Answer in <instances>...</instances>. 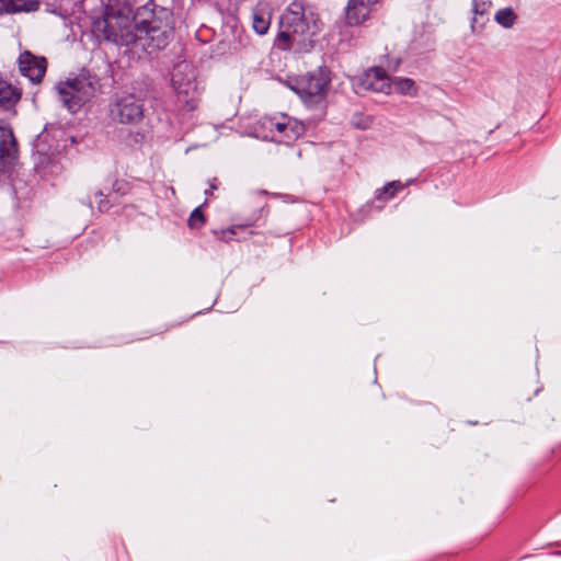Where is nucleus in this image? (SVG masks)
I'll list each match as a JSON object with an SVG mask.
<instances>
[{
	"label": "nucleus",
	"mask_w": 561,
	"mask_h": 561,
	"mask_svg": "<svg viewBox=\"0 0 561 561\" xmlns=\"http://www.w3.org/2000/svg\"><path fill=\"white\" fill-rule=\"evenodd\" d=\"M131 9L126 0H107L102 7V16L93 21L92 30L96 37L121 46H129L138 41L160 49L165 46L164 32L157 21L130 19Z\"/></svg>",
	"instance_id": "nucleus-1"
},
{
	"label": "nucleus",
	"mask_w": 561,
	"mask_h": 561,
	"mask_svg": "<svg viewBox=\"0 0 561 561\" xmlns=\"http://www.w3.org/2000/svg\"><path fill=\"white\" fill-rule=\"evenodd\" d=\"M319 22L318 14L310 5L302 1H293L280 16L278 46L282 49H288L291 44H299L314 36L321 30Z\"/></svg>",
	"instance_id": "nucleus-2"
},
{
	"label": "nucleus",
	"mask_w": 561,
	"mask_h": 561,
	"mask_svg": "<svg viewBox=\"0 0 561 561\" xmlns=\"http://www.w3.org/2000/svg\"><path fill=\"white\" fill-rule=\"evenodd\" d=\"M99 88V79L90 73H80L56 85L59 100L71 113H76L92 100Z\"/></svg>",
	"instance_id": "nucleus-3"
},
{
	"label": "nucleus",
	"mask_w": 561,
	"mask_h": 561,
	"mask_svg": "<svg viewBox=\"0 0 561 561\" xmlns=\"http://www.w3.org/2000/svg\"><path fill=\"white\" fill-rule=\"evenodd\" d=\"M171 82L176 92L178 102L182 104L183 110L194 111L198 106L201 95L194 67L186 61L176 64Z\"/></svg>",
	"instance_id": "nucleus-4"
},
{
	"label": "nucleus",
	"mask_w": 561,
	"mask_h": 561,
	"mask_svg": "<svg viewBox=\"0 0 561 561\" xmlns=\"http://www.w3.org/2000/svg\"><path fill=\"white\" fill-rule=\"evenodd\" d=\"M330 79L321 69L288 80V87L308 106L317 105L325 98Z\"/></svg>",
	"instance_id": "nucleus-5"
},
{
	"label": "nucleus",
	"mask_w": 561,
	"mask_h": 561,
	"mask_svg": "<svg viewBox=\"0 0 561 561\" xmlns=\"http://www.w3.org/2000/svg\"><path fill=\"white\" fill-rule=\"evenodd\" d=\"M145 115V99L135 93H117L108 104V116L117 124L137 125Z\"/></svg>",
	"instance_id": "nucleus-6"
},
{
	"label": "nucleus",
	"mask_w": 561,
	"mask_h": 561,
	"mask_svg": "<svg viewBox=\"0 0 561 561\" xmlns=\"http://www.w3.org/2000/svg\"><path fill=\"white\" fill-rule=\"evenodd\" d=\"M34 170L43 179L56 176L61 172L58 150L48 144V135H39L33 144Z\"/></svg>",
	"instance_id": "nucleus-7"
},
{
	"label": "nucleus",
	"mask_w": 561,
	"mask_h": 561,
	"mask_svg": "<svg viewBox=\"0 0 561 561\" xmlns=\"http://www.w3.org/2000/svg\"><path fill=\"white\" fill-rule=\"evenodd\" d=\"M262 126L271 133V139L276 142H293L305 133V125L301 122L285 114L279 117H264Z\"/></svg>",
	"instance_id": "nucleus-8"
},
{
	"label": "nucleus",
	"mask_w": 561,
	"mask_h": 561,
	"mask_svg": "<svg viewBox=\"0 0 561 561\" xmlns=\"http://www.w3.org/2000/svg\"><path fill=\"white\" fill-rule=\"evenodd\" d=\"M18 68L21 76L27 78L32 83H41L47 70V59L43 56H36L30 50L20 53Z\"/></svg>",
	"instance_id": "nucleus-9"
},
{
	"label": "nucleus",
	"mask_w": 561,
	"mask_h": 561,
	"mask_svg": "<svg viewBox=\"0 0 561 561\" xmlns=\"http://www.w3.org/2000/svg\"><path fill=\"white\" fill-rule=\"evenodd\" d=\"M19 157L18 142L9 125L0 124V170L15 163Z\"/></svg>",
	"instance_id": "nucleus-10"
},
{
	"label": "nucleus",
	"mask_w": 561,
	"mask_h": 561,
	"mask_svg": "<svg viewBox=\"0 0 561 561\" xmlns=\"http://www.w3.org/2000/svg\"><path fill=\"white\" fill-rule=\"evenodd\" d=\"M359 87L366 91L388 94L391 90V80L383 68L373 67L360 77Z\"/></svg>",
	"instance_id": "nucleus-11"
},
{
	"label": "nucleus",
	"mask_w": 561,
	"mask_h": 561,
	"mask_svg": "<svg viewBox=\"0 0 561 561\" xmlns=\"http://www.w3.org/2000/svg\"><path fill=\"white\" fill-rule=\"evenodd\" d=\"M22 91L0 76V107L3 110L13 108L21 100Z\"/></svg>",
	"instance_id": "nucleus-12"
},
{
	"label": "nucleus",
	"mask_w": 561,
	"mask_h": 561,
	"mask_svg": "<svg viewBox=\"0 0 561 561\" xmlns=\"http://www.w3.org/2000/svg\"><path fill=\"white\" fill-rule=\"evenodd\" d=\"M38 7V0H0V13L32 12Z\"/></svg>",
	"instance_id": "nucleus-13"
},
{
	"label": "nucleus",
	"mask_w": 561,
	"mask_h": 561,
	"mask_svg": "<svg viewBox=\"0 0 561 561\" xmlns=\"http://www.w3.org/2000/svg\"><path fill=\"white\" fill-rule=\"evenodd\" d=\"M271 25V15L270 13L262 7L256 5L252 10V27L253 30L260 34L264 35L268 31Z\"/></svg>",
	"instance_id": "nucleus-14"
},
{
	"label": "nucleus",
	"mask_w": 561,
	"mask_h": 561,
	"mask_svg": "<svg viewBox=\"0 0 561 561\" xmlns=\"http://www.w3.org/2000/svg\"><path fill=\"white\" fill-rule=\"evenodd\" d=\"M370 10L366 9L365 5L353 3L348 0L346 7V21L350 25H359L368 19Z\"/></svg>",
	"instance_id": "nucleus-15"
},
{
	"label": "nucleus",
	"mask_w": 561,
	"mask_h": 561,
	"mask_svg": "<svg viewBox=\"0 0 561 561\" xmlns=\"http://www.w3.org/2000/svg\"><path fill=\"white\" fill-rule=\"evenodd\" d=\"M404 188V184L400 181H391L386 183L382 187L375 191V198L380 202H388L392 199L399 191Z\"/></svg>",
	"instance_id": "nucleus-16"
},
{
	"label": "nucleus",
	"mask_w": 561,
	"mask_h": 561,
	"mask_svg": "<svg viewBox=\"0 0 561 561\" xmlns=\"http://www.w3.org/2000/svg\"><path fill=\"white\" fill-rule=\"evenodd\" d=\"M517 20L518 15L512 7L502 8L494 15V21L504 28H512Z\"/></svg>",
	"instance_id": "nucleus-17"
},
{
	"label": "nucleus",
	"mask_w": 561,
	"mask_h": 561,
	"mask_svg": "<svg viewBox=\"0 0 561 561\" xmlns=\"http://www.w3.org/2000/svg\"><path fill=\"white\" fill-rule=\"evenodd\" d=\"M393 87L394 91L402 95L416 96L417 88L415 85L414 80L410 78H396L391 82V88Z\"/></svg>",
	"instance_id": "nucleus-18"
},
{
	"label": "nucleus",
	"mask_w": 561,
	"mask_h": 561,
	"mask_svg": "<svg viewBox=\"0 0 561 561\" xmlns=\"http://www.w3.org/2000/svg\"><path fill=\"white\" fill-rule=\"evenodd\" d=\"M205 224V216L202 211V207H196L190 215L187 225L191 229H199Z\"/></svg>",
	"instance_id": "nucleus-19"
},
{
	"label": "nucleus",
	"mask_w": 561,
	"mask_h": 561,
	"mask_svg": "<svg viewBox=\"0 0 561 561\" xmlns=\"http://www.w3.org/2000/svg\"><path fill=\"white\" fill-rule=\"evenodd\" d=\"M243 228V226H233L227 230H222L221 231V234L222 237H220L221 240H225V241H229L232 239V236H234L237 233V230Z\"/></svg>",
	"instance_id": "nucleus-20"
},
{
	"label": "nucleus",
	"mask_w": 561,
	"mask_h": 561,
	"mask_svg": "<svg viewBox=\"0 0 561 561\" xmlns=\"http://www.w3.org/2000/svg\"><path fill=\"white\" fill-rule=\"evenodd\" d=\"M99 196V201H98V207H99V210L100 211H106L110 209L111 207V204L110 202L106 199V197L102 194V193H99L98 194Z\"/></svg>",
	"instance_id": "nucleus-21"
},
{
	"label": "nucleus",
	"mask_w": 561,
	"mask_h": 561,
	"mask_svg": "<svg viewBox=\"0 0 561 561\" xmlns=\"http://www.w3.org/2000/svg\"><path fill=\"white\" fill-rule=\"evenodd\" d=\"M379 0H352L353 3H358L360 5H365L366 9L370 10Z\"/></svg>",
	"instance_id": "nucleus-22"
},
{
	"label": "nucleus",
	"mask_w": 561,
	"mask_h": 561,
	"mask_svg": "<svg viewBox=\"0 0 561 561\" xmlns=\"http://www.w3.org/2000/svg\"><path fill=\"white\" fill-rule=\"evenodd\" d=\"M217 181H218V180H217L216 178H214L213 180H210V181H209V187H210V190H217V187H218V186H217Z\"/></svg>",
	"instance_id": "nucleus-23"
},
{
	"label": "nucleus",
	"mask_w": 561,
	"mask_h": 561,
	"mask_svg": "<svg viewBox=\"0 0 561 561\" xmlns=\"http://www.w3.org/2000/svg\"><path fill=\"white\" fill-rule=\"evenodd\" d=\"M144 139H145V135L144 134H141V133H137L136 134V136H135V141L136 142H141V141H144Z\"/></svg>",
	"instance_id": "nucleus-24"
},
{
	"label": "nucleus",
	"mask_w": 561,
	"mask_h": 561,
	"mask_svg": "<svg viewBox=\"0 0 561 561\" xmlns=\"http://www.w3.org/2000/svg\"><path fill=\"white\" fill-rule=\"evenodd\" d=\"M414 182H415V180H414V179L409 180V181L404 184V187H405V186H408V185H410V184H413Z\"/></svg>",
	"instance_id": "nucleus-25"
},
{
	"label": "nucleus",
	"mask_w": 561,
	"mask_h": 561,
	"mask_svg": "<svg viewBox=\"0 0 561 561\" xmlns=\"http://www.w3.org/2000/svg\"><path fill=\"white\" fill-rule=\"evenodd\" d=\"M100 3H101V7H104L105 4H107V0H100Z\"/></svg>",
	"instance_id": "nucleus-26"
},
{
	"label": "nucleus",
	"mask_w": 561,
	"mask_h": 561,
	"mask_svg": "<svg viewBox=\"0 0 561 561\" xmlns=\"http://www.w3.org/2000/svg\"><path fill=\"white\" fill-rule=\"evenodd\" d=\"M553 554L561 556V551H556V552H553Z\"/></svg>",
	"instance_id": "nucleus-27"
},
{
	"label": "nucleus",
	"mask_w": 561,
	"mask_h": 561,
	"mask_svg": "<svg viewBox=\"0 0 561 561\" xmlns=\"http://www.w3.org/2000/svg\"><path fill=\"white\" fill-rule=\"evenodd\" d=\"M474 12L476 13H481V10H478L477 8L474 9Z\"/></svg>",
	"instance_id": "nucleus-28"
},
{
	"label": "nucleus",
	"mask_w": 561,
	"mask_h": 561,
	"mask_svg": "<svg viewBox=\"0 0 561 561\" xmlns=\"http://www.w3.org/2000/svg\"><path fill=\"white\" fill-rule=\"evenodd\" d=\"M474 12L476 13H481V10H478L477 8L474 9Z\"/></svg>",
	"instance_id": "nucleus-29"
}]
</instances>
